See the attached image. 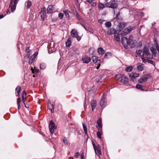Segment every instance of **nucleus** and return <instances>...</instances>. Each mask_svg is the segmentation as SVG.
I'll use <instances>...</instances> for the list:
<instances>
[{
    "label": "nucleus",
    "mask_w": 159,
    "mask_h": 159,
    "mask_svg": "<svg viewBox=\"0 0 159 159\" xmlns=\"http://www.w3.org/2000/svg\"><path fill=\"white\" fill-rule=\"evenodd\" d=\"M156 49H157L158 52L159 53V45L156 44L155 45Z\"/></svg>",
    "instance_id": "56"
},
{
    "label": "nucleus",
    "mask_w": 159,
    "mask_h": 159,
    "mask_svg": "<svg viewBox=\"0 0 159 159\" xmlns=\"http://www.w3.org/2000/svg\"><path fill=\"white\" fill-rule=\"evenodd\" d=\"M84 154L83 153H82L81 154V159H84Z\"/></svg>",
    "instance_id": "60"
},
{
    "label": "nucleus",
    "mask_w": 159,
    "mask_h": 159,
    "mask_svg": "<svg viewBox=\"0 0 159 159\" xmlns=\"http://www.w3.org/2000/svg\"><path fill=\"white\" fill-rule=\"evenodd\" d=\"M104 93L103 94V97L101 98L100 101V105L102 107L104 106L106 104V101L105 98L104 97Z\"/></svg>",
    "instance_id": "13"
},
{
    "label": "nucleus",
    "mask_w": 159,
    "mask_h": 159,
    "mask_svg": "<svg viewBox=\"0 0 159 159\" xmlns=\"http://www.w3.org/2000/svg\"><path fill=\"white\" fill-rule=\"evenodd\" d=\"M79 152H77L75 153V157L76 158H78L79 157Z\"/></svg>",
    "instance_id": "53"
},
{
    "label": "nucleus",
    "mask_w": 159,
    "mask_h": 159,
    "mask_svg": "<svg viewBox=\"0 0 159 159\" xmlns=\"http://www.w3.org/2000/svg\"><path fill=\"white\" fill-rule=\"evenodd\" d=\"M142 61L143 62H147V60L146 59H145L142 56Z\"/></svg>",
    "instance_id": "54"
},
{
    "label": "nucleus",
    "mask_w": 159,
    "mask_h": 159,
    "mask_svg": "<svg viewBox=\"0 0 159 159\" xmlns=\"http://www.w3.org/2000/svg\"><path fill=\"white\" fill-rule=\"evenodd\" d=\"M133 68V67L132 66H129L127 67L126 68L125 70L127 72H130L132 70Z\"/></svg>",
    "instance_id": "40"
},
{
    "label": "nucleus",
    "mask_w": 159,
    "mask_h": 159,
    "mask_svg": "<svg viewBox=\"0 0 159 159\" xmlns=\"http://www.w3.org/2000/svg\"><path fill=\"white\" fill-rule=\"evenodd\" d=\"M136 88L140 90L143 91L145 89V87L142 85L137 84L136 86Z\"/></svg>",
    "instance_id": "18"
},
{
    "label": "nucleus",
    "mask_w": 159,
    "mask_h": 159,
    "mask_svg": "<svg viewBox=\"0 0 159 159\" xmlns=\"http://www.w3.org/2000/svg\"><path fill=\"white\" fill-rule=\"evenodd\" d=\"M92 60L95 64V68L97 69H98L101 65L100 60L98 59V57L95 56H92Z\"/></svg>",
    "instance_id": "3"
},
{
    "label": "nucleus",
    "mask_w": 159,
    "mask_h": 159,
    "mask_svg": "<svg viewBox=\"0 0 159 159\" xmlns=\"http://www.w3.org/2000/svg\"><path fill=\"white\" fill-rule=\"evenodd\" d=\"M126 25V24L124 22L120 23L119 27L120 28L123 29Z\"/></svg>",
    "instance_id": "35"
},
{
    "label": "nucleus",
    "mask_w": 159,
    "mask_h": 159,
    "mask_svg": "<svg viewBox=\"0 0 159 159\" xmlns=\"http://www.w3.org/2000/svg\"><path fill=\"white\" fill-rule=\"evenodd\" d=\"M91 58L87 57H83L82 61L84 63H88L91 61Z\"/></svg>",
    "instance_id": "17"
},
{
    "label": "nucleus",
    "mask_w": 159,
    "mask_h": 159,
    "mask_svg": "<svg viewBox=\"0 0 159 159\" xmlns=\"http://www.w3.org/2000/svg\"><path fill=\"white\" fill-rule=\"evenodd\" d=\"M150 50L152 53L154 55H155L157 52V50L154 47H152L150 48Z\"/></svg>",
    "instance_id": "31"
},
{
    "label": "nucleus",
    "mask_w": 159,
    "mask_h": 159,
    "mask_svg": "<svg viewBox=\"0 0 159 159\" xmlns=\"http://www.w3.org/2000/svg\"><path fill=\"white\" fill-rule=\"evenodd\" d=\"M54 6L52 5H49L47 9V14H51L55 11L54 9Z\"/></svg>",
    "instance_id": "9"
},
{
    "label": "nucleus",
    "mask_w": 159,
    "mask_h": 159,
    "mask_svg": "<svg viewBox=\"0 0 159 159\" xmlns=\"http://www.w3.org/2000/svg\"><path fill=\"white\" fill-rule=\"evenodd\" d=\"M105 26L106 27H109L111 26V23L110 22H107L106 23Z\"/></svg>",
    "instance_id": "43"
},
{
    "label": "nucleus",
    "mask_w": 159,
    "mask_h": 159,
    "mask_svg": "<svg viewBox=\"0 0 159 159\" xmlns=\"http://www.w3.org/2000/svg\"><path fill=\"white\" fill-rule=\"evenodd\" d=\"M30 51L29 50L28 51L26 52V57L27 58H29L30 57Z\"/></svg>",
    "instance_id": "50"
},
{
    "label": "nucleus",
    "mask_w": 159,
    "mask_h": 159,
    "mask_svg": "<svg viewBox=\"0 0 159 159\" xmlns=\"http://www.w3.org/2000/svg\"><path fill=\"white\" fill-rule=\"evenodd\" d=\"M126 29L128 31L127 32H129V33L130 31H131L132 30L133 28L131 26H129V27H127Z\"/></svg>",
    "instance_id": "44"
},
{
    "label": "nucleus",
    "mask_w": 159,
    "mask_h": 159,
    "mask_svg": "<svg viewBox=\"0 0 159 159\" xmlns=\"http://www.w3.org/2000/svg\"><path fill=\"white\" fill-rule=\"evenodd\" d=\"M139 74L136 73H131L129 75L130 78L132 80L133 82L135 81V78L139 76Z\"/></svg>",
    "instance_id": "11"
},
{
    "label": "nucleus",
    "mask_w": 159,
    "mask_h": 159,
    "mask_svg": "<svg viewBox=\"0 0 159 159\" xmlns=\"http://www.w3.org/2000/svg\"><path fill=\"white\" fill-rule=\"evenodd\" d=\"M92 144H93V146L94 148H96V147H97V146H96L95 145V143H94V142L92 141Z\"/></svg>",
    "instance_id": "59"
},
{
    "label": "nucleus",
    "mask_w": 159,
    "mask_h": 159,
    "mask_svg": "<svg viewBox=\"0 0 159 159\" xmlns=\"http://www.w3.org/2000/svg\"><path fill=\"white\" fill-rule=\"evenodd\" d=\"M40 67L41 70H44L46 68V65L44 63H41L40 65Z\"/></svg>",
    "instance_id": "41"
},
{
    "label": "nucleus",
    "mask_w": 159,
    "mask_h": 159,
    "mask_svg": "<svg viewBox=\"0 0 159 159\" xmlns=\"http://www.w3.org/2000/svg\"><path fill=\"white\" fill-rule=\"evenodd\" d=\"M71 43V39L70 38H68L67 41L66 43V46L68 47H70Z\"/></svg>",
    "instance_id": "26"
},
{
    "label": "nucleus",
    "mask_w": 159,
    "mask_h": 159,
    "mask_svg": "<svg viewBox=\"0 0 159 159\" xmlns=\"http://www.w3.org/2000/svg\"><path fill=\"white\" fill-rule=\"evenodd\" d=\"M37 54H34L32 56H31L29 59V64H31L35 60V58L36 57Z\"/></svg>",
    "instance_id": "16"
},
{
    "label": "nucleus",
    "mask_w": 159,
    "mask_h": 159,
    "mask_svg": "<svg viewBox=\"0 0 159 159\" xmlns=\"http://www.w3.org/2000/svg\"><path fill=\"white\" fill-rule=\"evenodd\" d=\"M125 78V75H124L118 74L116 75L115 79L119 82L122 80V79Z\"/></svg>",
    "instance_id": "12"
},
{
    "label": "nucleus",
    "mask_w": 159,
    "mask_h": 159,
    "mask_svg": "<svg viewBox=\"0 0 159 159\" xmlns=\"http://www.w3.org/2000/svg\"><path fill=\"white\" fill-rule=\"evenodd\" d=\"M97 105V102L96 100H93L91 101V107L92 111H93L94 109L95 108L96 106Z\"/></svg>",
    "instance_id": "19"
},
{
    "label": "nucleus",
    "mask_w": 159,
    "mask_h": 159,
    "mask_svg": "<svg viewBox=\"0 0 159 159\" xmlns=\"http://www.w3.org/2000/svg\"><path fill=\"white\" fill-rule=\"evenodd\" d=\"M83 128L84 129L85 133L86 134H87V129L86 126V125L85 123H82Z\"/></svg>",
    "instance_id": "30"
},
{
    "label": "nucleus",
    "mask_w": 159,
    "mask_h": 159,
    "mask_svg": "<svg viewBox=\"0 0 159 159\" xmlns=\"http://www.w3.org/2000/svg\"><path fill=\"white\" fill-rule=\"evenodd\" d=\"M32 2L30 1H28L25 3V6L27 8H29L31 5Z\"/></svg>",
    "instance_id": "24"
},
{
    "label": "nucleus",
    "mask_w": 159,
    "mask_h": 159,
    "mask_svg": "<svg viewBox=\"0 0 159 159\" xmlns=\"http://www.w3.org/2000/svg\"><path fill=\"white\" fill-rule=\"evenodd\" d=\"M73 51L74 54H79L80 53L79 51L75 47H74L73 48Z\"/></svg>",
    "instance_id": "32"
},
{
    "label": "nucleus",
    "mask_w": 159,
    "mask_h": 159,
    "mask_svg": "<svg viewBox=\"0 0 159 159\" xmlns=\"http://www.w3.org/2000/svg\"><path fill=\"white\" fill-rule=\"evenodd\" d=\"M13 2V0H10V4L9 6V7H11V5L12 4Z\"/></svg>",
    "instance_id": "62"
},
{
    "label": "nucleus",
    "mask_w": 159,
    "mask_h": 159,
    "mask_svg": "<svg viewBox=\"0 0 159 159\" xmlns=\"http://www.w3.org/2000/svg\"><path fill=\"white\" fill-rule=\"evenodd\" d=\"M49 128L51 134H52L54 133V129H56L57 127L55 124L52 120L50 122Z\"/></svg>",
    "instance_id": "6"
},
{
    "label": "nucleus",
    "mask_w": 159,
    "mask_h": 159,
    "mask_svg": "<svg viewBox=\"0 0 159 159\" xmlns=\"http://www.w3.org/2000/svg\"><path fill=\"white\" fill-rule=\"evenodd\" d=\"M111 53L110 52H107L105 54V57H104L105 58H107V56L108 55H110L111 56Z\"/></svg>",
    "instance_id": "49"
},
{
    "label": "nucleus",
    "mask_w": 159,
    "mask_h": 159,
    "mask_svg": "<svg viewBox=\"0 0 159 159\" xmlns=\"http://www.w3.org/2000/svg\"><path fill=\"white\" fill-rule=\"evenodd\" d=\"M133 37L132 36H130L128 39L126 37H123L121 39V43L124 45L125 48H127V46L129 45L133 44Z\"/></svg>",
    "instance_id": "1"
},
{
    "label": "nucleus",
    "mask_w": 159,
    "mask_h": 159,
    "mask_svg": "<svg viewBox=\"0 0 159 159\" xmlns=\"http://www.w3.org/2000/svg\"><path fill=\"white\" fill-rule=\"evenodd\" d=\"M105 7V5L104 4L101 3L99 2L98 4V7L100 9H103Z\"/></svg>",
    "instance_id": "37"
},
{
    "label": "nucleus",
    "mask_w": 159,
    "mask_h": 159,
    "mask_svg": "<svg viewBox=\"0 0 159 159\" xmlns=\"http://www.w3.org/2000/svg\"><path fill=\"white\" fill-rule=\"evenodd\" d=\"M128 80L127 78L125 76V78L122 79V80H121L120 82L123 83L124 85H127L128 82Z\"/></svg>",
    "instance_id": "25"
},
{
    "label": "nucleus",
    "mask_w": 159,
    "mask_h": 159,
    "mask_svg": "<svg viewBox=\"0 0 159 159\" xmlns=\"http://www.w3.org/2000/svg\"><path fill=\"white\" fill-rule=\"evenodd\" d=\"M16 92H15L16 95L17 96L19 95L21 91V88L19 86H17L16 88Z\"/></svg>",
    "instance_id": "22"
},
{
    "label": "nucleus",
    "mask_w": 159,
    "mask_h": 159,
    "mask_svg": "<svg viewBox=\"0 0 159 159\" xmlns=\"http://www.w3.org/2000/svg\"><path fill=\"white\" fill-rule=\"evenodd\" d=\"M117 32L113 28H111L108 30L107 31V34L108 35H111L114 34H115Z\"/></svg>",
    "instance_id": "15"
},
{
    "label": "nucleus",
    "mask_w": 159,
    "mask_h": 159,
    "mask_svg": "<svg viewBox=\"0 0 159 159\" xmlns=\"http://www.w3.org/2000/svg\"><path fill=\"white\" fill-rule=\"evenodd\" d=\"M63 12L66 17H69L70 16L69 13L70 12V11L66 9L63 11Z\"/></svg>",
    "instance_id": "34"
},
{
    "label": "nucleus",
    "mask_w": 159,
    "mask_h": 159,
    "mask_svg": "<svg viewBox=\"0 0 159 159\" xmlns=\"http://www.w3.org/2000/svg\"><path fill=\"white\" fill-rule=\"evenodd\" d=\"M142 45V43L141 42H139V47H141Z\"/></svg>",
    "instance_id": "61"
},
{
    "label": "nucleus",
    "mask_w": 159,
    "mask_h": 159,
    "mask_svg": "<svg viewBox=\"0 0 159 159\" xmlns=\"http://www.w3.org/2000/svg\"><path fill=\"white\" fill-rule=\"evenodd\" d=\"M105 5L106 7L112 8H116L118 6V4L115 0H111L107 3H106Z\"/></svg>",
    "instance_id": "2"
},
{
    "label": "nucleus",
    "mask_w": 159,
    "mask_h": 159,
    "mask_svg": "<svg viewBox=\"0 0 159 159\" xmlns=\"http://www.w3.org/2000/svg\"><path fill=\"white\" fill-rule=\"evenodd\" d=\"M76 18L79 20H82V18L77 12H76Z\"/></svg>",
    "instance_id": "46"
},
{
    "label": "nucleus",
    "mask_w": 159,
    "mask_h": 159,
    "mask_svg": "<svg viewBox=\"0 0 159 159\" xmlns=\"http://www.w3.org/2000/svg\"><path fill=\"white\" fill-rule=\"evenodd\" d=\"M86 30L90 32L91 33H93V30L89 25H87L84 28Z\"/></svg>",
    "instance_id": "28"
},
{
    "label": "nucleus",
    "mask_w": 159,
    "mask_h": 159,
    "mask_svg": "<svg viewBox=\"0 0 159 159\" xmlns=\"http://www.w3.org/2000/svg\"><path fill=\"white\" fill-rule=\"evenodd\" d=\"M31 70L33 73H38L39 72V70L37 69L34 70L33 68H31Z\"/></svg>",
    "instance_id": "45"
},
{
    "label": "nucleus",
    "mask_w": 159,
    "mask_h": 159,
    "mask_svg": "<svg viewBox=\"0 0 159 159\" xmlns=\"http://www.w3.org/2000/svg\"><path fill=\"white\" fill-rule=\"evenodd\" d=\"M18 1H19V0H14V4L16 5Z\"/></svg>",
    "instance_id": "58"
},
{
    "label": "nucleus",
    "mask_w": 159,
    "mask_h": 159,
    "mask_svg": "<svg viewBox=\"0 0 159 159\" xmlns=\"http://www.w3.org/2000/svg\"><path fill=\"white\" fill-rule=\"evenodd\" d=\"M46 9L44 7H43L41 9L40 14L42 19L44 20L45 19V16L46 15Z\"/></svg>",
    "instance_id": "7"
},
{
    "label": "nucleus",
    "mask_w": 159,
    "mask_h": 159,
    "mask_svg": "<svg viewBox=\"0 0 159 159\" xmlns=\"http://www.w3.org/2000/svg\"><path fill=\"white\" fill-rule=\"evenodd\" d=\"M98 131L97 132V136L99 139L102 138V129H98Z\"/></svg>",
    "instance_id": "23"
},
{
    "label": "nucleus",
    "mask_w": 159,
    "mask_h": 159,
    "mask_svg": "<svg viewBox=\"0 0 159 159\" xmlns=\"http://www.w3.org/2000/svg\"><path fill=\"white\" fill-rule=\"evenodd\" d=\"M143 53L142 54V56H144L145 57L148 58H152L153 57L149 53V51L148 48L146 47H144L143 49Z\"/></svg>",
    "instance_id": "4"
},
{
    "label": "nucleus",
    "mask_w": 159,
    "mask_h": 159,
    "mask_svg": "<svg viewBox=\"0 0 159 159\" xmlns=\"http://www.w3.org/2000/svg\"><path fill=\"white\" fill-rule=\"evenodd\" d=\"M16 5L14 4L11 6V7H11V10L12 12L16 10Z\"/></svg>",
    "instance_id": "39"
},
{
    "label": "nucleus",
    "mask_w": 159,
    "mask_h": 159,
    "mask_svg": "<svg viewBox=\"0 0 159 159\" xmlns=\"http://www.w3.org/2000/svg\"><path fill=\"white\" fill-rule=\"evenodd\" d=\"M120 34H115L114 35L115 39L117 42L119 41H120Z\"/></svg>",
    "instance_id": "33"
},
{
    "label": "nucleus",
    "mask_w": 159,
    "mask_h": 159,
    "mask_svg": "<svg viewBox=\"0 0 159 159\" xmlns=\"http://www.w3.org/2000/svg\"><path fill=\"white\" fill-rule=\"evenodd\" d=\"M70 33L71 36L73 37L76 38L78 41H79L81 39V37L78 35V33L75 29H73L70 32Z\"/></svg>",
    "instance_id": "5"
},
{
    "label": "nucleus",
    "mask_w": 159,
    "mask_h": 159,
    "mask_svg": "<svg viewBox=\"0 0 159 159\" xmlns=\"http://www.w3.org/2000/svg\"><path fill=\"white\" fill-rule=\"evenodd\" d=\"M25 105V107L27 108H29V105H28V104H26L25 103V104H24Z\"/></svg>",
    "instance_id": "63"
},
{
    "label": "nucleus",
    "mask_w": 159,
    "mask_h": 159,
    "mask_svg": "<svg viewBox=\"0 0 159 159\" xmlns=\"http://www.w3.org/2000/svg\"><path fill=\"white\" fill-rule=\"evenodd\" d=\"M63 141L65 144L67 145L68 144V142L66 138H64L63 140Z\"/></svg>",
    "instance_id": "48"
},
{
    "label": "nucleus",
    "mask_w": 159,
    "mask_h": 159,
    "mask_svg": "<svg viewBox=\"0 0 159 159\" xmlns=\"http://www.w3.org/2000/svg\"><path fill=\"white\" fill-rule=\"evenodd\" d=\"M58 17L60 19H62L63 17V14L62 13H59L58 14Z\"/></svg>",
    "instance_id": "47"
},
{
    "label": "nucleus",
    "mask_w": 159,
    "mask_h": 159,
    "mask_svg": "<svg viewBox=\"0 0 159 159\" xmlns=\"http://www.w3.org/2000/svg\"><path fill=\"white\" fill-rule=\"evenodd\" d=\"M96 154L98 156L102 155L101 151L100 146L99 144L97 145V147L94 148Z\"/></svg>",
    "instance_id": "8"
},
{
    "label": "nucleus",
    "mask_w": 159,
    "mask_h": 159,
    "mask_svg": "<svg viewBox=\"0 0 159 159\" xmlns=\"http://www.w3.org/2000/svg\"><path fill=\"white\" fill-rule=\"evenodd\" d=\"M143 51L142 50H137L136 51V54L140 56H142V54H143Z\"/></svg>",
    "instance_id": "36"
},
{
    "label": "nucleus",
    "mask_w": 159,
    "mask_h": 159,
    "mask_svg": "<svg viewBox=\"0 0 159 159\" xmlns=\"http://www.w3.org/2000/svg\"><path fill=\"white\" fill-rule=\"evenodd\" d=\"M137 69L139 71H142L143 70V66L142 65L138 66H137Z\"/></svg>",
    "instance_id": "42"
},
{
    "label": "nucleus",
    "mask_w": 159,
    "mask_h": 159,
    "mask_svg": "<svg viewBox=\"0 0 159 159\" xmlns=\"http://www.w3.org/2000/svg\"><path fill=\"white\" fill-rule=\"evenodd\" d=\"M20 99L19 97L17 99V104H20Z\"/></svg>",
    "instance_id": "55"
},
{
    "label": "nucleus",
    "mask_w": 159,
    "mask_h": 159,
    "mask_svg": "<svg viewBox=\"0 0 159 159\" xmlns=\"http://www.w3.org/2000/svg\"><path fill=\"white\" fill-rule=\"evenodd\" d=\"M148 77V75H144L139 80V81L140 83H143L147 81Z\"/></svg>",
    "instance_id": "10"
},
{
    "label": "nucleus",
    "mask_w": 159,
    "mask_h": 159,
    "mask_svg": "<svg viewBox=\"0 0 159 159\" xmlns=\"http://www.w3.org/2000/svg\"><path fill=\"white\" fill-rule=\"evenodd\" d=\"M26 93L25 90H24L23 92V95L22 96V101L25 104V101L26 100Z\"/></svg>",
    "instance_id": "21"
},
{
    "label": "nucleus",
    "mask_w": 159,
    "mask_h": 159,
    "mask_svg": "<svg viewBox=\"0 0 159 159\" xmlns=\"http://www.w3.org/2000/svg\"><path fill=\"white\" fill-rule=\"evenodd\" d=\"M97 125H96L98 129H102V119L101 118H100L97 120Z\"/></svg>",
    "instance_id": "14"
},
{
    "label": "nucleus",
    "mask_w": 159,
    "mask_h": 159,
    "mask_svg": "<svg viewBox=\"0 0 159 159\" xmlns=\"http://www.w3.org/2000/svg\"><path fill=\"white\" fill-rule=\"evenodd\" d=\"M48 107L51 111L52 113H53L54 112V106L53 104H51L50 103L48 104Z\"/></svg>",
    "instance_id": "20"
},
{
    "label": "nucleus",
    "mask_w": 159,
    "mask_h": 159,
    "mask_svg": "<svg viewBox=\"0 0 159 159\" xmlns=\"http://www.w3.org/2000/svg\"><path fill=\"white\" fill-rule=\"evenodd\" d=\"M87 1L89 3H91V2H92L93 1V0H87Z\"/></svg>",
    "instance_id": "64"
},
{
    "label": "nucleus",
    "mask_w": 159,
    "mask_h": 159,
    "mask_svg": "<svg viewBox=\"0 0 159 159\" xmlns=\"http://www.w3.org/2000/svg\"><path fill=\"white\" fill-rule=\"evenodd\" d=\"M128 31L126 29H125L121 33V35L122 36H125L127 34L129 33V32H127Z\"/></svg>",
    "instance_id": "38"
},
{
    "label": "nucleus",
    "mask_w": 159,
    "mask_h": 159,
    "mask_svg": "<svg viewBox=\"0 0 159 159\" xmlns=\"http://www.w3.org/2000/svg\"><path fill=\"white\" fill-rule=\"evenodd\" d=\"M105 20H102V19H99L98 20V22L100 23L101 24H102L103 23V22Z\"/></svg>",
    "instance_id": "52"
},
{
    "label": "nucleus",
    "mask_w": 159,
    "mask_h": 159,
    "mask_svg": "<svg viewBox=\"0 0 159 159\" xmlns=\"http://www.w3.org/2000/svg\"><path fill=\"white\" fill-rule=\"evenodd\" d=\"M80 22V24L84 28L87 25H88V24L86 22L85 20H84L82 18V20H79Z\"/></svg>",
    "instance_id": "27"
},
{
    "label": "nucleus",
    "mask_w": 159,
    "mask_h": 159,
    "mask_svg": "<svg viewBox=\"0 0 159 159\" xmlns=\"http://www.w3.org/2000/svg\"><path fill=\"white\" fill-rule=\"evenodd\" d=\"M96 5V3L95 2H93L92 4V6L93 7H95Z\"/></svg>",
    "instance_id": "57"
},
{
    "label": "nucleus",
    "mask_w": 159,
    "mask_h": 159,
    "mask_svg": "<svg viewBox=\"0 0 159 159\" xmlns=\"http://www.w3.org/2000/svg\"><path fill=\"white\" fill-rule=\"evenodd\" d=\"M98 53L100 55H102L105 53L104 50L102 48H99L98 50Z\"/></svg>",
    "instance_id": "29"
},
{
    "label": "nucleus",
    "mask_w": 159,
    "mask_h": 159,
    "mask_svg": "<svg viewBox=\"0 0 159 159\" xmlns=\"http://www.w3.org/2000/svg\"><path fill=\"white\" fill-rule=\"evenodd\" d=\"M148 61L149 63H150L152 64L153 65H155V63L154 62L152 61V60H148Z\"/></svg>",
    "instance_id": "51"
}]
</instances>
